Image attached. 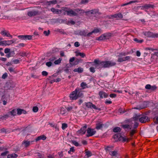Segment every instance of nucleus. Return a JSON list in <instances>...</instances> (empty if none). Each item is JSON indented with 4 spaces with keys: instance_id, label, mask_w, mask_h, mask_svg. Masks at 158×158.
Wrapping results in <instances>:
<instances>
[{
    "instance_id": "f257e3e1",
    "label": "nucleus",
    "mask_w": 158,
    "mask_h": 158,
    "mask_svg": "<svg viewBox=\"0 0 158 158\" xmlns=\"http://www.w3.org/2000/svg\"><path fill=\"white\" fill-rule=\"evenodd\" d=\"M94 64L93 65L96 68L99 69L102 68H107L114 66L116 63L112 61H100L97 60H94Z\"/></svg>"
},
{
    "instance_id": "f03ea898",
    "label": "nucleus",
    "mask_w": 158,
    "mask_h": 158,
    "mask_svg": "<svg viewBox=\"0 0 158 158\" xmlns=\"http://www.w3.org/2000/svg\"><path fill=\"white\" fill-rule=\"evenodd\" d=\"M65 11L67 12V15L72 16L77 15L78 12L80 14H83L84 13L83 10L79 9H75L74 10L72 9L68 10H65Z\"/></svg>"
},
{
    "instance_id": "7ed1b4c3",
    "label": "nucleus",
    "mask_w": 158,
    "mask_h": 158,
    "mask_svg": "<svg viewBox=\"0 0 158 158\" xmlns=\"http://www.w3.org/2000/svg\"><path fill=\"white\" fill-rule=\"evenodd\" d=\"M126 55L125 53H122L118 56V62H121L123 61L128 60L130 58L129 56H127L126 57H123V56H125Z\"/></svg>"
},
{
    "instance_id": "20e7f679",
    "label": "nucleus",
    "mask_w": 158,
    "mask_h": 158,
    "mask_svg": "<svg viewBox=\"0 0 158 158\" xmlns=\"http://www.w3.org/2000/svg\"><path fill=\"white\" fill-rule=\"evenodd\" d=\"M85 104L86 106L88 108L91 109H94L95 110H98L99 111L101 110V109L98 107H97L95 105L93 104L92 103L90 102H85Z\"/></svg>"
},
{
    "instance_id": "39448f33",
    "label": "nucleus",
    "mask_w": 158,
    "mask_h": 158,
    "mask_svg": "<svg viewBox=\"0 0 158 158\" xmlns=\"http://www.w3.org/2000/svg\"><path fill=\"white\" fill-rule=\"evenodd\" d=\"M18 37L22 40H31L33 37H34V35H20Z\"/></svg>"
},
{
    "instance_id": "423d86ee",
    "label": "nucleus",
    "mask_w": 158,
    "mask_h": 158,
    "mask_svg": "<svg viewBox=\"0 0 158 158\" xmlns=\"http://www.w3.org/2000/svg\"><path fill=\"white\" fill-rule=\"evenodd\" d=\"M70 99L72 100H75L77 99V89L72 92L69 95Z\"/></svg>"
},
{
    "instance_id": "0eeeda50",
    "label": "nucleus",
    "mask_w": 158,
    "mask_h": 158,
    "mask_svg": "<svg viewBox=\"0 0 158 158\" xmlns=\"http://www.w3.org/2000/svg\"><path fill=\"white\" fill-rule=\"evenodd\" d=\"M88 134L87 135V137L92 136V135H94L96 131L94 129H91L90 128H88L87 130V132Z\"/></svg>"
},
{
    "instance_id": "6e6552de",
    "label": "nucleus",
    "mask_w": 158,
    "mask_h": 158,
    "mask_svg": "<svg viewBox=\"0 0 158 158\" xmlns=\"http://www.w3.org/2000/svg\"><path fill=\"white\" fill-rule=\"evenodd\" d=\"M38 10H32L28 11L27 12V15L29 17H32L35 16L37 15H40Z\"/></svg>"
},
{
    "instance_id": "1a4fd4ad",
    "label": "nucleus",
    "mask_w": 158,
    "mask_h": 158,
    "mask_svg": "<svg viewBox=\"0 0 158 158\" xmlns=\"http://www.w3.org/2000/svg\"><path fill=\"white\" fill-rule=\"evenodd\" d=\"M0 34L4 37H10L11 38H12V35H10L9 31L6 30H4L1 31Z\"/></svg>"
},
{
    "instance_id": "9d476101",
    "label": "nucleus",
    "mask_w": 158,
    "mask_h": 158,
    "mask_svg": "<svg viewBox=\"0 0 158 158\" xmlns=\"http://www.w3.org/2000/svg\"><path fill=\"white\" fill-rule=\"evenodd\" d=\"M149 120V118L145 115L140 116V117L139 118V121L141 123H145Z\"/></svg>"
},
{
    "instance_id": "9b49d317",
    "label": "nucleus",
    "mask_w": 158,
    "mask_h": 158,
    "mask_svg": "<svg viewBox=\"0 0 158 158\" xmlns=\"http://www.w3.org/2000/svg\"><path fill=\"white\" fill-rule=\"evenodd\" d=\"M87 126L86 125L84 126L81 128V129L77 131V133L81 135L84 134L86 131Z\"/></svg>"
},
{
    "instance_id": "f8f14e48",
    "label": "nucleus",
    "mask_w": 158,
    "mask_h": 158,
    "mask_svg": "<svg viewBox=\"0 0 158 158\" xmlns=\"http://www.w3.org/2000/svg\"><path fill=\"white\" fill-rule=\"evenodd\" d=\"M99 95L101 98H106L108 96L107 94L102 91H100L99 93Z\"/></svg>"
},
{
    "instance_id": "ddd939ff",
    "label": "nucleus",
    "mask_w": 158,
    "mask_h": 158,
    "mask_svg": "<svg viewBox=\"0 0 158 158\" xmlns=\"http://www.w3.org/2000/svg\"><path fill=\"white\" fill-rule=\"evenodd\" d=\"M145 88L147 89H150L151 90H154L156 89V87L155 85L151 86L150 84H148L146 85Z\"/></svg>"
},
{
    "instance_id": "4468645a",
    "label": "nucleus",
    "mask_w": 158,
    "mask_h": 158,
    "mask_svg": "<svg viewBox=\"0 0 158 158\" xmlns=\"http://www.w3.org/2000/svg\"><path fill=\"white\" fill-rule=\"evenodd\" d=\"M77 107H75L73 106H68L66 108L68 112H74V109H76Z\"/></svg>"
},
{
    "instance_id": "2eb2a0df",
    "label": "nucleus",
    "mask_w": 158,
    "mask_h": 158,
    "mask_svg": "<svg viewBox=\"0 0 158 158\" xmlns=\"http://www.w3.org/2000/svg\"><path fill=\"white\" fill-rule=\"evenodd\" d=\"M46 139V137L44 135H41L35 139L36 142L40 140H44Z\"/></svg>"
},
{
    "instance_id": "dca6fc26",
    "label": "nucleus",
    "mask_w": 158,
    "mask_h": 158,
    "mask_svg": "<svg viewBox=\"0 0 158 158\" xmlns=\"http://www.w3.org/2000/svg\"><path fill=\"white\" fill-rule=\"evenodd\" d=\"M122 127L124 129H131L132 127V125L128 124H124L122 125Z\"/></svg>"
},
{
    "instance_id": "f3484780",
    "label": "nucleus",
    "mask_w": 158,
    "mask_h": 158,
    "mask_svg": "<svg viewBox=\"0 0 158 158\" xmlns=\"http://www.w3.org/2000/svg\"><path fill=\"white\" fill-rule=\"evenodd\" d=\"M17 114L18 115H20L22 114H25L26 113V111L24 110L21 109H18L17 110Z\"/></svg>"
},
{
    "instance_id": "a211bd4d",
    "label": "nucleus",
    "mask_w": 158,
    "mask_h": 158,
    "mask_svg": "<svg viewBox=\"0 0 158 158\" xmlns=\"http://www.w3.org/2000/svg\"><path fill=\"white\" fill-rule=\"evenodd\" d=\"M155 7L154 5H152L150 4H145L144 5L143 7L146 9H148L149 8H153Z\"/></svg>"
},
{
    "instance_id": "6ab92c4d",
    "label": "nucleus",
    "mask_w": 158,
    "mask_h": 158,
    "mask_svg": "<svg viewBox=\"0 0 158 158\" xmlns=\"http://www.w3.org/2000/svg\"><path fill=\"white\" fill-rule=\"evenodd\" d=\"M113 18L118 19L123 17V15L121 13L115 14L112 16Z\"/></svg>"
},
{
    "instance_id": "aec40b11",
    "label": "nucleus",
    "mask_w": 158,
    "mask_h": 158,
    "mask_svg": "<svg viewBox=\"0 0 158 158\" xmlns=\"http://www.w3.org/2000/svg\"><path fill=\"white\" fill-rule=\"evenodd\" d=\"M14 43V41L12 40H4V45H9L12 44Z\"/></svg>"
},
{
    "instance_id": "412c9836",
    "label": "nucleus",
    "mask_w": 158,
    "mask_h": 158,
    "mask_svg": "<svg viewBox=\"0 0 158 158\" xmlns=\"http://www.w3.org/2000/svg\"><path fill=\"white\" fill-rule=\"evenodd\" d=\"M120 140L123 142H127L129 141L130 139L126 136L121 137L120 138Z\"/></svg>"
},
{
    "instance_id": "4be33fe9",
    "label": "nucleus",
    "mask_w": 158,
    "mask_h": 158,
    "mask_svg": "<svg viewBox=\"0 0 158 158\" xmlns=\"http://www.w3.org/2000/svg\"><path fill=\"white\" fill-rule=\"evenodd\" d=\"M66 109L64 108L61 107L59 110L60 114L62 115L65 114L66 112Z\"/></svg>"
},
{
    "instance_id": "5701e85b",
    "label": "nucleus",
    "mask_w": 158,
    "mask_h": 158,
    "mask_svg": "<svg viewBox=\"0 0 158 158\" xmlns=\"http://www.w3.org/2000/svg\"><path fill=\"white\" fill-rule=\"evenodd\" d=\"M11 117L10 114L9 112H8L6 114L3 115L1 118L3 119H6L7 118H8L10 117Z\"/></svg>"
},
{
    "instance_id": "b1692460",
    "label": "nucleus",
    "mask_w": 158,
    "mask_h": 158,
    "mask_svg": "<svg viewBox=\"0 0 158 158\" xmlns=\"http://www.w3.org/2000/svg\"><path fill=\"white\" fill-rule=\"evenodd\" d=\"M51 10L52 12L54 13L58 14L61 12V10L56 9L54 8H52L51 9Z\"/></svg>"
},
{
    "instance_id": "393cba45",
    "label": "nucleus",
    "mask_w": 158,
    "mask_h": 158,
    "mask_svg": "<svg viewBox=\"0 0 158 158\" xmlns=\"http://www.w3.org/2000/svg\"><path fill=\"white\" fill-rule=\"evenodd\" d=\"M83 94L82 91H80L79 89H77V98L79 97H82Z\"/></svg>"
},
{
    "instance_id": "a878e982",
    "label": "nucleus",
    "mask_w": 158,
    "mask_h": 158,
    "mask_svg": "<svg viewBox=\"0 0 158 158\" xmlns=\"http://www.w3.org/2000/svg\"><path fill=\"white\" fill-rule=\"evenodd\" d=\"M32 142V141H24L23 142L22 144L24 145V146H25V147H27Z\"/></svg>"
},
{
    "instance_id": "bb28decb",
    "label": "nucleus",
    "mask_w": 158,
    "mask_h": 158,
    "mask_svg": "<svg viewBox=\"0 0 158 158\" xmlns=\"http://www.w3.org/2000/svg\"><path fill=\"white\" fill-rule=\"evenodd\" d=\"M11 116L15 115L17 114V110L16 109H14L11 111L9 112Z\"/></svg>"
},
{
    "instance_id": "cd10ccee",
    "label": "nucleus",
    "mask_w": 158,
    "mask_h": 158,
    "mask_svg": "<svg viewBox=\"0 0 158 158\" xmlns=\"http://www.w3.org/2000/svg\"><path fill=\"white\" fill-rule=\"evenodd\" d=\"M17 157V155L15 153L10 154L8 155L7 158H15Z\"/></svg>"
},
{
    "instance_id": "c85d7f7f",
    "label": "nucleus",
    "mask_w": 158,
    "mask_h": 158,
    "mask_svg": "<svg viewBox=\"0 0 158 158\" xmlns=\"http://www.w3.org/2000/svg\"><path fill=\"white\" fill-rule=\"evenodd\" d=\"M140 117V115L139 114H135L134 115L133 118V119L134 120V121H137L138 119H139V118Z\"/></svg>"
},
{
    "instance_id": "c756f323",
    "label": "nucleus",
    "mask_w": 158,
    "mask_h": 158,
    "mask_svg": "<svg viewBox=\"0 0 158 158\" xmlns=\"http://www.w3.org/2000/svg\"><path fill=\"white\" fill-rule=\"evenodd\" d=\"M81 86L83 89L88 88L87 84L86 83L82 82L81 84Z\"/></svg>"
},
{
    "instance_id": "7c9ffc66",
    "label": "nucleus",
    "mask_w": 158,
    "mask_h": 158,
    "mask_svg": "<svg viewBox=\"0 0 158 158\" xmlns=\"http://www.w3.org/2000/svg\"><path fill=\"white\" fill-rule=\"evenodd\" d=\"M106 39V36L104 35H102L96 39V40H102Z\"/></svg>"
},
{
    "instance_id": "2f4dec72",
    "label": "nucleus",
    "mask_w": 158,
    "mask_h": 158,
    "mask_svg": "<svg viewBox=\"0 0 158 158\" xmlns=\"http://www.w3.org/2000/svg\"><path fill=\"white\" fill-rule=\"evenodd\" d=\"M144 35L148 37L151 36L152 35V33L149 31H145L143 32Z\"/></svg>"
},
{
    "instance_id": "473e14b6",
    "label": "nucleus",
    "mask_w": 158,
    "mask_h": 158,
    "mask_svg": "<svg viewBox=\"0 0 158 158\" xmlns=\"http://www.w3.org/2000/svg\"><path fill=\"white\" fill-rule=\"evenodd\" d=\"M74 71L75 72H77L79 73H81L83 71V69L81 68H78L75 69L74 70Z\"/></svg>"
},
{
    "instance_id": "72a5a7b5",
    "label": "nucleus",
    "mask_w": 158,
    "mask_h": 158,
    "mask_svg": "<svg viewBox=\"0 0 158 158\" xmlns=\"http://www.w3.org/2000/svg\"><path fill=\"white\" fill-rule=\"evenodd\" d=\"M113 131L115 132H120L121 131V129L118 127H116L113 129Z\"/></svg>"
},
{
    "instance_id": "f704fd0d",
    "label": "nucleus",
    "mask_w": 158,
    "mask_h": 158,
    "mask_svg": "<svg viewBox=\"0 0 158 158\" xmlns=\"http://www.w3.org/2000/svg\"><path fill=\"white\" fill-rule=\"evenodd\" d=\"M57 2L56 0L51 1L48 2V5H51V4H55L57 3Z\"/></svg>"
},
{
    "instance_id": "c9c22d12",
    "label": "nucleus",
    "mask_w": 158,
    "mask_h": 158,
    "mask_svg": "<svg viewBox=\"0 0 158 158\" xmlns=\"http://www.w3.org/2000/svg\"><path fill=\"white\" fill-rule=\"evenodd\" d=\"M61 60L62 59L61 58H59L58 60H55L54 61V63L56 65L58 64L61 62Z\"/></svg>"
},
{
    "instance_id": "e433bc0d",
    "label": "nucleus",
    "mask_w": 158,
    "mask_h": 158,
    "mask_svg": "<svg viewBox=\"0 0 158 158\" xmlns=\"http://www.w3.org/2000/svg\"><path fill=\"white\" fill-rule=\"evenodd\" d=\"M103 124L101 123H99L96 125V128L97 129L99 130L102 127Z\"/></svg>"
},
{
    "instance_id": "4c0bfd02",
    "label": "nucleus",
    "mask_w": 158,
    "mask_h": 158,
    "mask_svg": "<svg viewBox=\"0 0 158 158\" xmlns=\"http://www.w3.org/2000/svg\"><path fill=\"white\" fill-rule=\"evenodd\" d=\"M85 153L87 157H89L92 155L91 152L89 151H86Z\"/></svg>"
},
{
    "instance_id": "58836bf2",
    "label": "nucleus",
    "mask_w": 158,
    "mask_h": 158,
    "mask_svg": "<svg viewBox=\"0 0 158 158\" xmlns=\"http://www.w3.org/2000/svg\"><path fill=\"white\" fill-rule=\"evenodd\" d=\"M79 34L81 35L86 36L87 32L85 31H80Z\"/></svg>"
},
{
    "instance_id": "ea45409f",
    "label": "nucleus",
    "mask_w": 158,
    "mask_h": 158,
    "mask_svg": "<svg viewBox=\"0 0 158 158\" xmlns=\"http://www.w3.org/2000/svg\"><path fill=\"white\" fill-rule=\"evenodd\" d=\"M37 154L38 158H45L44 154H42L39 153H38Z\"/></svg>"
},
{
    "instance_id": "a19ab883",
    "label": "nucleus",
    "mask_w": 158,
    "mask_h": 158,
    "mask_svg": "<svg viewBox=\"0 0 158 158\" xmlns=\"http://www.w3.org/2000/svg\"><path fill=\"white\" fill-rule=\"evenodd\" d=\"M110 154L112 156H116L117 154V152L115 151L111 152Z\"/></svg>"
},
{
    "instance_id": "79ce46f5",
    "label": "nucleus",
    "mask_w": 158,
    "mask_h": 158,
    "mask_svg": "<svg viewBox=\"0 0 158 158\" xmlns=\"http://www.w3.org/2000/svg\"><path fill=\"white\" fill-rule=\"evenodd\" d=\"M81 56L83 58L85 56V55L83 53L79 52L77 53L76 55V56Z\"/></svg>"
},
{
    "instance_id": "37998d69",
    "label": "nucleus",
    "mask_w": 158,
    "mask_h": 158,
    "mask_svg": "<svg viewBox=\"0 0 158 158\" xmlns=\"http://www.w3.org/2000/svg\"><path fill=\"white\" fill-rule=\"evenodd\" d=\"M8 70L10 73L14 72L15 73H16L15 72V69L13 68L12 67H9Z\"/></svg>"
},
{
    "instance_id": "c03bdc74",
    "label": "nucleus",
    "mask_w": 158,
    "mask_h": 158,
    "mask_svg": "<svg viewBox=\"0 0 158 158\" xmlns=\"http://www.w3.org/2000/svg\"><path fill=\"white\" fill-rule=\"evenodd\" d=\"M67 127V125L65 123H62V128L63 130L65 129Z\"/></svg>"
},
{
    "instance_id": "a18cd8bd",
    "label": "nucleus",
    "mask_w": 158,
    "mask_h": 158,
    "mask_svg": "<svg viewBox=\"0 0 158 158\" xmlns=\"http://www.w3.org/2000/svg\"><path fill=\"white\" fill-rule=\"evenodd\" d=\"M100 31V29H95L92 31L93 33H97L99 32Z\"/></svg>"
},
{
    "instance_id": "49530a36",
    "label": "nucleus",
    "mask_w": 158,
    "mask_h": 158,
    "mask_svg": "<svg viewBox=\"0 0 158 158\" xmlns=\"http://www.w3.org/2000/svg\"><path fill=\"white\" fill-rule=\"evenodd\" d=\"M80 62V60L78 59H77L73 63V65H76L78 64Z\"/></svg>"
},
{
    "instance_id": "de8ad7c7",
    "label": "nucleus",
    "mask_w": 158,
    "mask_h": 158,
    "mask_svg": "<svg viewBox=\"0 0 158 158\" xmlns=\"http://www.w3.org/2000/svg\"><path fill=\"white\" fill-rule=\"evenodd\" d=\"M74 147H72L70 148L68 152L69 153H71V152H74Z\"/></svg>"
},
{
    "instance_id": "09e8293b",
    "label": "nucleus",
    "mask_w": 158,
    "mask_h": 158,
    "mask_svg": "<svg viewBox=\"0 0 158 158\" xmlns=\"http://www.w3.org/2000/svg\"><path fill=\"white\" fill-rule=\"evenodd\" d=\"M3 39L2 38H0V45H4V40L2 41Z\"/></svg>"
},
{
    "instance_id": "8fccbe9b",
    "label": "nucleus",
    "mask_w": 158,
    "mask_h": 158,
    "mask_svg": "<svg viewBox=\"0 0 158 158\" xmlns=\"http://www.w3.org/2000/svg\"><path fill=\"white\" fill-rule=\"evenodd\" d=\"M38 110V108L37 106H34L33 108V110L35 112H36Z\"/></svg>"
},
{
    "instance_id": "3c124183",
    "label": "nucleus",
    "mask_w": 158,
    "mask_h": 158,
    "mask_svg": "<svg viewBox=\"0 0 158 158\" xmlns=\"http://www.w3.org/2000/svg\"><path fill=\"white\" fill-rule=\"evenodd\" d=\"M12 62L14 64H18L19 63V60L18 59H15V60H13Z\"/></svg>"
},
{
    "instance_id": "603ef678",
    "label": "nucleus",
    "mask_w": 158,
    "mask_h": 158,
    "mask_svg": "<svg viewBox=\"0 0 158 158\" xmlns=\"http://www.w3.org/2000/svg\"><path fill=\"white\" fill-rule=\"evenodd\" d=\"M138 125V124L137 123L135 122L134 125L133 126H132V128L135 129L136 128Z\"/></svg>"
},
{
    "instance_id": "864d4df0",
    "label": "nucleus",
    "mask_w": 158,
    "mask_h": 158,
    "mask_svg": "<svg viewBox=\"0 0 158 158\" xmlns=\"http://www.w3.org/2000/svg\"><path fill=\"white\" fill-rule=\"evenodd\" d=\"M134 40L138 43H141L143 42V40H139L137 38H135L134 39Z\"/></svg>"
},
{
    "instance_id": "5fc2aeb1",
    "label": "nucleus",
    "mask_w": 158,
    "mask_h": 158,
    "mask_svg": "<svg viewBox=\"0 0 158 158\" xmlns=\"http://www.w3.org/2000/svg\"><path fill=\"white\" fill-rule=\"evenodd\" d=\"M49 33L50 31L49 30L48 31H44V34L45 36H48L49 34Z\"/></svg>"
},
{
    "instance_id": "6e6d98bb",
    "label": "nucleus",
    "mask_w": 158,
    "mask_h": 158,
    "mask_svg": "<svg viewBox=\"0 0 158 158\" xmlns=\"http://www.w3.org/2000/svg\"><path fill=\"white\" fill-rule=\"evenodd\" d=\"M10 49L8 48H6L5 49L4 52L5 53H7L10 52Z\"/></svg>"
},
{
    "instance_id": "4d7b16f0",
    "label": "nucleus",
    "mask_w": 158,
    "mask_h": 158,
    "mask_svg": "<svg viewBox=\"0 0 158 158\" xmlns=\"http://www.w3.org/2000/svg\"><path fill=\"white\" fill-rule=\"evenodd\" d=\"M89 70L91 72L93 73H94L95 72V68H94L93 67H90V68H89Z\"/></svg>"
},
{
    "instance_id": "13d9d810",
    "label": "nucleus",
    "mask_w": 158,
    "mask_h": 158,
    "mask_svg": "<svg viewBox=\"0 0 158 158\" xmlns=\"http://www.w3.org/2000/svg\"><path fill=\"white\" fill-rule=\"evenodd\" d=\"M52 63L51 61L47 62L46 64V65L48 67H50L52 65Z\"/></svg>"
},
{
    "instance_id": "bf43d9fd",
    "label": "nucleus",
    "mask_w": 158,
    "mask_h": 158,
    "mask_svg": "<svg viewBox=\"0 0 158 158\" xmlns=\"http://www.w3.org/2000/svg\"><path fill=\"white\" fill-rule=\"evenodd\" d=\"M7 73H5L2 76V78L3 79H5L7 77Z\"/></svg>"
},
{
    "instance_id": "052dcab7",
    "label": "nucleus",
    "mask_w": 158,
    "mask_h": 158,
    "mask_svg": "<svg viewBox=\"0 0 158 158\" xmlns=\"http://www.w3.org/2000/svg\"><path fill=\"white\" fill-rule=\"evenodd\" d=\"M56 59V57L54 56L50 58L49 60L51 62H53L54 61H55Z\"/></svg>"
},
{
    "instance_id": "680f3d73",
    "label": "nucleus",
    "mask_w": 158,
    "mask_h": 158,
    "mask_svg": "<svg viewBox=\"0 0 158 158\" xmlns=\"http://www.w3.org/2000/svg\"><path fill=\"white\" fill-rule=\"evenodd\" d=\"M8 153V152L7 151L4 152L1 154V156H6Z\"/></svg>"
},
{
    "instance_id": "e2e57ef3",
    "label": "nucleus",
    "mask_w": 158,
    "mask_h": 158,
    "mask_svg": "<svg viewBox=\"0 0 158 158\" xmlns=\"http://www.w3.org/2000/svg\"><path fill=\"white\" fill-rule=\"evenodd\" d=\"M97 11L96 10H91L90 11H88L87 12L89 13H90L92 14H93L94 13H96L97 12Z\"/></svg>"
},
{
    "instance_id": "0e129e2a",
    "label": "nucleus",
    "mask_w": 158,
    "mask_h": 158,
    "mask_svg": "<svg viewBox=\"0 0 158 158\" xmlns=\"http://www.w3.org/2000/svg\"><path fill=\"white\" fill-rule=\"evenodd\" d=\"M88 0H82L81 1V3L82 4H85L88 3Z\"/></svg>"
},
{
    "instance_id": "69168bd1",
    "label": "nucleus",
    "mask_w": 158,
    "mask_h": 158,
    "mask_svg": "<svg viewBox=\"0 0 158 158\" xmlns=\"http://www.w3.org/2000/svg\"><path fill=\"white\" fill-rule=\"evenodd\" d=\"M73 143L74 145L77 147L79 146L78 143L75 141H73Z\"/></svg>"
},
{
    "instance_id": "338daca9",
    "label": "nucleus",
    "mask_w": 158,
    "mask_h": 158,
    "mask_svg": "<svg viewBox=\"0 0 158 158\" xmlns=\"http://www.w3.org/2000/svg\"><path fill=\"white\" fill-rule=\"evenodd\" d=\"M42 75H43V76H47L48 74V73L45 71H43L42 72Z\"/></svg>"
},
{
    "instance_id": "774afa93",
    "label": "nucleus",
    "mask_w": 158,
    "mask_h": 158,
    "mask_svg": "<svg viewBox=\"0 0 158 158\" xmlns=\"http://www.w3.org/2000/svg\"><path fill=\"white\" fill-rule=\"evenodd\" d=\"M80 45V44L78 42H76L74 43V46L76 47H78Z\"/></svg>"
}]
</instances>
